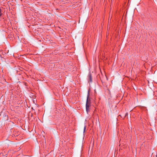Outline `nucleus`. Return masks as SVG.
Instances as JSON below:
<instances>
[{"mask_svg":"<svg viewBox=\"0 0 157 157\" xmlns=\"http://www.w3.org/2000/svg\"><path fill=\"white\" fill-rule=\"evenodd\" d=\"M147 82H148V83H149V81H147Z\"/></svg>","mask_w":157,"mask_h":157,"instance_id":"nucleus-5","label":"nucleus"},{"mask_svg":"<svg viewBox=\"0 0 157 157\" xmlns=\"http://www.w3.org/2000/svg\"><path fill=\"white\" fill-rule=\"evenodd\" d=\"M1 9L0 8V17H1L2 15V13L1 12Z\"/></svg>","mask_w":157,"mask_h":157,"instance_id":"nucleus-3","label":"nucleus"},{"mask_svg":"<svg viewBox=\"0 0 157 157\" xmlns=\"http://www.w3.org/2000/svg\"><path fill=\"white\" fill-rule=\"evenodd\" d=\"M90 96L89 91H88L87 96L86 104V110L87 113H88L89 111V107L90 106V100L89 98Z\"/></svg>","mask_w":157,"mask_h":157,"instance_id":"nucleus-1","label":"nucleus"},{"mask_svg":"<svg viewBox=\"0 0 157 157\" xmlns=\"http://www.w3.org/2000/svg\"><path fill=\"white\" fill-rule=\"evenodd\" d=\"M88 77L89 78L88 81L91 82H92V77L90 73H89Z\"/></svg>","mask_w":157,"mask_h":157,"instance_id":"nucleus-2","label":"nucleus"},{"mask_svg":"<svg viewBox=\"0 0 157 157\" xmlns=\"http://www.w3.org/2000/svg\"><path fill=\"white\" fill-rule=\"evenodd\" d=\"M86 130V127L85 126L84 127V132H85V130Z\"/></svg>","mask_w":157,"mask_h":157,"instance_id":"nucleus-4","label":"nucleus"}]
</instances>
